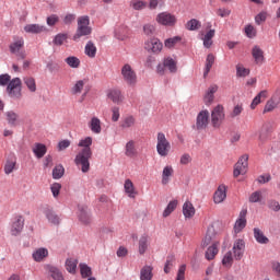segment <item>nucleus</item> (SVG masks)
Masks as SVG:
<instances>
[{
	"mask_svg": "<svg viewBox=\"0 0 280 280\" xmlns=\"http://www.w3.org/2000/svg\"><path fill=\"white\" fill-rule=\"evenodd\" d=\"M91 145H93V138L86 137L81 139L78 143L79 148L82 150L79 151L74 159L75 165L81 166V172L86 174L91 170V158L93 156V150H91Z\"/></svg>",
	"mask_w": 280,
	"mask_h": 280,
	"instance_id": "obj_1",
	"label": "nucleus"
},
{
	"mask_svg": "<svg viewBox=\"0 0 280 280\" xmlns=\"http://www.w3.org/2000/svg\"><path fill=\"white\" fill-rule=\"evenodd\" d=\"M226 119V113L224 112V105H217L211 110V126L217 130L222 128V124Z\"/></svg>",
	"mask_w": 280,
	"mask_h": 280,
	"instance_id": "obj_2",
	"label": "nucleus"
},
{
	"mask_svg": "<svg viewBox=\"0 0 280 280\" xmlns=\"http://www.w3.org/2000/svg\"><path fill=\"white\" fill-rule=\"evenodd\" d=\"M22 86L23 83L20 78L12 79L7 86L9 97L12 100H21V97H23Z\"/></svg>",
	"mask_w": 280,
	"mask_h": 280,
	"instance_id": "obj_3",
	"label": "nucleus"
},
{
	"mask_svg": "<svg viewBox=\"0 0 280 280\" xmlns=\"http://www.w3.org/2000/svg\"><path fill=\"white\" fill-rule=\"evenodd\" d=\"M89 16L84 15L78 19L77 33L73 36V40H80L82 36H89L91 34V28L89 27Z\"/></svg>",
	"mask_w": 280,
	"mask_h": 280,
	"instance_id": "obj_4",
	"label": "nucleus"
},
{
	"mask_svg": "<svg viewBox=\"0 0 280 280\" xmlns=\"http://www.w3.org/2000/svg\"><path fill=\"white\" fill-rule=\"evenodd\" d=\"M170 150H172V144L170 143V140H167L165 133L159 132L156 143L158 154L160 156H167V154H170Z\"/></svg>",
	"mask_w": 280,
	"mask_h": 280,
	"instance_id": "obj_5",
	"label": "nucleus"
},
{
	"mask_svg": "<svg viewBox=\"0 0 280 280\" xmlns=\"http://www.w3.org/2000/svg\"><path fill=\"white\" fill-rule=\"evenodd\" d=\"M124 82L128 84V86H135L137 84V72L132 69V66L126 63L122 66L121 71Z\"/></svg>",
	"mask_w": 280,
	"mask_h": 280,
	"instance_id": "obj_6",
	"label": "nucleus"
},
{
	"mask_svg": "<svg viewBox=\"0 0 280 280\" xmlns=\"http://www.w3.org/2000/svg\"><path fill=\"white\" fill-rule=\"evenodd\" d=\"M25 40L23 37L15 38L14 42L10 45V51L16 56L18 60H25L26 58L25 50H23Z\"/></svg>",
	"mask_w": 280,
	"mask_h": 280,
	"instance_id": "obj_7",
	"label": "nucleus"
},
{
	"mask_svg": "<svg viewBox=\"0 0 280 280\" xmlns=\"http://www.w3.org/2000/svg\"><path fill=\"white\" fill-rule=\"evenodd\" d=\"M248 170V155H243L234 165L233 176L237 178L241 174H246Z\"/></svg>",
	"mask_w": 280,
	"mask_h": 280,
	"instance_id": "obj_8",
	"label": "nucleus"
},
{
	"mask_svg": "<svg viewBox=\"0 0 280 280\" xmlns=\"http://www.w3.org/2000/svg\"><path fill=\"white\" fill-rule=\"evenodd\" d=\"M246 243L244 242V240L237 238L236 241H234L232 253L236 261H241L242 257H244Z\"/></svg>",
	"mask_w": 280,
	"mask_h": 280,
	"instance_id": "obj_9",
	"label": "nucleus"
},
{
	"mask_svg": "<svg viewBox=\"0 0 280 280\" xmlns=\"http://www.w3.org/2000/svg\"><path fill=\"white\" fill-rule=\"evenodd\" d=\"M156 21L160 23V25H168L172 27V25L176 24V15L168 12H162L158 14Z\"/></svg>",
	"mask_w": 280,
	"mask_h": 280,
	"instance_id": "obj_10",
	"label": "nucleus"
},
{
	"mask_svg": "<svg viewBox=\"0 0 280 280\" xmlns=\"http://www.w3.org/2000/svg\"><path fill=\"white\" fill-rule=\"evenodd\" d=\"M228 187L224 184L218 186L217 190L213 194V202L214 205H222L224 200H226V191Z\"/></svg>",
	"mask_w": 280,
	"mask_h": 280,
	"instance_id": "obj_11",
	"label": "nucleus"
},
{
	"mask_svg": "<svg viewBox=\"0 0 280 280\" xmlns=\"http://www.w3.org/2000/svg\"><path fill=\"white\" fill-rule=\"evenodd\" d=\"M279 104H280V93L276 92L270 100L267 101L265 108H264V113H272V110H275V108H279Z\"/></svg>",
	"mask_w": 280,
	"mask_h": 280,
	"instance_id": "obj_12",
	"label": "nucleus"
},
{
	"mask_svg": "<svg viewBox=\"0 0 280 280\" xmlns=\"http://www.w3.org/2000/svg\"><path fill=\"white\" fill-rule=\"evenodd\" d=\"M207 126H209V110L205 109L197 115L196 128L197 130H205Z\"/></svg>",
	"mask_w": 280,
	"mask_h": 280,
	"instance_id": "obj_13",
	"label": "nucleus"
},
{
	"mask_svg": "<svg viewBox=\"0 0 280 280\" xmlns=\"http://www.w3.org/2000/svg\"><path fill=\"white\" fill-rule=\"evenodd\" d=\"M78 219L81 224H84L85 226L91 224V212L86 206H79Z\"/></svg>",
	"mask_w": 280,
	"mask_h": 280,
	"instance_id": "obj_14",
	"label": "nucleus"
},
{
	"mask_svg": "<svg viewBox=\"0 0 280 280\" xmlns=\"http://www.w3.org/2000/svg\"><path fill=\"white\" fill-rule=\"evenodd\" d=\"M248 213V210L243 209L240 212V217L236 220L235 224H234V232L235 233H242V231H244V229H246V215Z\"/></svg>",
	"mask_w": 280,
	"mask_h": 280,
	"instance_id": "obj_15",
	"label": "nucleus"
},
{
	"mask_svg": "<svg viewBox=\"0 0 280 280\" xmlns=\"http://www.w3.org/2000/svg\"><path fill=\"white\" fill-rule=\"evenodd\" d=\"M147 51H152L153 54H160L163 49V43L159 38H151L145 43Z\"/></svg>",
	"mask_w": 280,
	"mask_h": 280,
	"instance_id": "obj_16",
	"label": "nucleus"
},
{
	"mask_svg": "<svg viewBox=\"0 0 280 280\" xmlns=\"http://www.w3.org/2000/svg\"><path fill=\"white\" fill-rule=\"evenodd\" d=\"M136 124H137V118H135V116H132V115H127L121 118L119 127L122 130H128L130 128H135Z\"/></svg>",
	"mask_w": 280,
	"mask_h": 280,
	"instance_id": "obj_17",
	"label": "nucleus"
},
{
	"mask_svg": "<svg viewBox=\"0 0 280 280\" xmlns=\"http://www.w3.org/2000/svg\"><path fill=\"white\" fill-rule=\"evenodd\" d=\"M23 226H25V220L21 215L16 217L11 225V235H19L23 231Z\"/></svg>",
	"mask_w": 280,
	"mask_h": 280,
	"instance_id": "obj_18",
	"label": "nucleus"
},
{
	"mask_svg": "<svg viewBox=\"0 0 280 280\" xmlns=\"http://www.w3.org/2000/svg\"><path fill=\"white\" fill-rule=\"evenodd\" d=\"M108 100L113 101L114 104H121L124 102V95L121 94V90L112 89L107 93Z\"/></svg>",
	"mask_w": 280,
	"mask_h": 280,
	"instance_id": "obj_19",
	"label": "nucleus"
},
{
	"mask_svg": "<svg viewBox=\"0 0 280 280\" xmlns=\"http://www.w3.org/2000/svg\"><path fill=\"white\" fill-rule=\"evenodd\" d=\"M268 98V90L260 91L253 100L250 104L252 110H255L259 104Z\"/></svg>",
	"mask_w": 280,
	"mask_h": 280,
	"instance_id": "obj_20",
	"label": "nucleus"
},
{
	"mask_svg": "<svg viewBox=\"0 0 280 280\" xmlns=\"http://www.w3.org/2000/svg\"><path fill=\"white\" fill-rule=\"evenodd\" d=\"M24 32L27 34H43V32H47V27L40 24H27L24 26Z\"/></svg>",
	"mask_w": 280,
	"mask_h": 280,
	"instance_id": "obj_21",
	"label": "nucleus"
},
{
	"mask_svg": "<svg viewBox=\"0 0 280 280\" xmlns=\"http://www.w3.org/2000/svg\"><path fill=\"white\" fill-rule=\"evenodd\" d=\"M89 128L94 135H100L102 132V120L97 117H92L89 122Z\"/></svg>",
	"mask_w": 280,
	"mask_h": 280,
	"instance_id": "obj_22",
	"label": "nucleus"
},
{
	"mask_svg": "<svg viewBox=\"0 0 280 280\" xmlns=\"http://www.w3.org/2000/svg\"><path fill=\"white\" fill-rule=\"evenodd\" d=\"M183 214L184 218H194V215H196V208H194L191 201H185L183 205Z\"/></svg>",
	"mask_w": 280,
	"mask_h": 280,
	"instance_id": "obj_23",
	"label": "nucleus"
},
{
	"mask_svg": "<svg viewBox=\"0 0 280 280\" xmlns=\"http://www.w3.org/2000/svg\"><path fill=\"white\" fill-rule=\"evenodd\" d=\"M214 36H215V30H210L201 38V40H203V47H206V49H211V46L213 45Z\"/></svg>",
	"mask_w": 280,
	"mask_h": 280,
	"instance_id": "obj_24",
	"label": "nucleus"
},
{
	"mask_svg": "<svg viewBox=\"0 0 280 280\" xmlns=\"http://www.w3.org/2000/svg\"><path fill=\"white\" fill-rule=\"evenodd\" d=\"M215 93H218V85H211L203 97L205 104H207V106L213 103V95H215Z\"/></svg>",
	"mask_w": 280,
	"mask_h": 280,
	"instance_id": "obj_25",
	"label": "nucleus"
},
{
	"mask_svg": "<svg viewBox=\"0 0 280 280\" xmlns=\"http://www.w3.org/2000/svg\"><path fill=\"white\" fill-rule=\"evenodd\" d=\"M252 56L255 59L256 65H264V50L258 46H255L252 50Z\"/></svg>",
	"mask_w": 280,
	"mask_h": 280,
	"instance_id": "obj_26",
	"label": "nucleus"
},
{
	"mask_svg": "<svg viewBox=\"0 0 280 280\" xmlns=\"http://www.w3.org/2000/svg\"><path fill=\"white\" fill-rule=\"evenodd\" d=\"M33 153L37 159H43L47 154V147L43 143H35L33 147Z\"/></svg>",
	"mask_w": 280,
	"mask_h": 280,
	"instance_id": "obj_27",
	"label": "nucleus"
},
{
	"mask_svg": "<svg viewBox=\"0 0 280 280\" xmlns=\"http://www.w3.org/2000/svg\"><path fill=\"white\" fill-rule=\"evenodd\" d=\"M172 176H174V167L170 165L165 166L162 172V185H167Z\"/></svg>",
	"mask_w": 280,
	"mask_h": 280,
	"instance_id": "obj_28",
	"label": "nucleus"
},
{
	"mask_svg": "<svg viewBox=\"0 0 280 280\" xmlns=\"http://www.w3.org/2000/svg\"><path fill=\"white\" fill-rule=\"evenodd\" d=\"M218 246H220V243L214 242L210 247H208L206 252V259H208V261H211V259H214L215 255H218L219 253Z\"/></svg>",
	"mask_w": 280,
	"mask_h": 280,
	"instance_id": "obj_29",
	"label": "nucleus"
},
{
	"mask_svg": "<svg viewBox=\"0 0 280 280\" xmlns=\"http://www.w3.org/2000/svg\"><path fill=\"white\" fill-rule=\"evenodd\" d=\"M48 275L54 280H65V276H62V271L58 269V267L48 266L47 267Z\"/></svg>",
	"mask_w": 280,
	"mask_h": 280,
	"instance_id": "obj_30",
	"label": "nucleus"
},
{
	"mask_svg": "<svg viewBox=\"0 0 280 280\" xmlns=\"http://www.w3.org/2000/svg\"><path fill=\"white\" fill-rule=\"evenodd\" d=\"M84 54L88 56V58H95V56H97V46H95L91 40L88 42L85 45Z\"/></svg>",
	"mask_w": 280,
	"mask_h": 280,
	"instance_id": "obj_31",
	"label": "nucleus"
},
{
	"mask_svg": "<svg viewBox=\"0 0 280 280\" xmlns=\"http://www.w3.org/2000/svg\"><path fill=\"white\" fill-rule=\"evenodd\" d=\"M154 268L152 266L145 265L141 270H140V280H152L153 273L152 271Z\"/></svg>",
	"mask_w": 280,
	"mask_h": 280,
	"instance_id": "obj_32",
	"label": "nucleus"
},
{
	"mask_svg": "<svg viewBox=\"0 0 280 280\" xmlns=\"http://www.w3.org/2000/svg\"><path fill=\"white\" fill-rule=\"evenodd\" d=\"M254 237L258 244H268V242H270L259 228L254 229Z\"/></svg>",
	"mask_w": 280,
	"mask_h": 280,
	"instance_id": "obj_33",
	"label": "nucleus"
},
{
	"mask_svg": "<svg viewBox=\"0 0 280 280\" xmlns=\"http://www.w3.org/2000/svg\"><path fill=\"white\" fill-rule=\"evenodd\" d=\"M47 255H49V252L47 250V248H38L33 253V259L35 261H43L45 259V257H47Z\"/></svg>",
	"mask_w": 280,
	"mask_h": 280,
	"instance_id": "obj_34",
	"label": "nucleus"
},
{
	"mask_svg": "<svg viewBox=\"0 0 280 280\" xmlns=\"http://www.w3.org/2000/svg\"><path fill=\"white\" fill-rule=\"evenodd\" d=\"M129 7L132 10L141 11V10H145L148 8V2L142 1V0H131L129 3Z\"/></svg>",
	"mask_w": 280,
	"mask_h": 280,
	"instance_id": "obj_35",
	"label": "nucleus"
},
{
	"mask_svg": "<svg viewBox=\"0 0 280 280\" xmlns=\"http://www.w3.org/2000/svg\"><path fill=\"white\" fill-rule=\"evenodd\" d=\"M176 207H178V200L170 201L167 207L163 211V218H170V215H172L173 211L176 210Z\"/></svg>",
	"mask_w": 280,
	"mask_h": 280,
	"instance_id": "obj_36",
	"label": "nucleus"
},
{
	"mask_svg": "<svg viewBox=\"0 0 280 280\" xmlns=\"http://www.w3.org/2000/svg\"><path fill=\"white\" fill-rule=\"evenodd\" d=\"M164 67L165 69H168L171 73H176V71H178V68L176 67V60H174L172 57L164 59Z\"/></svg>",
	"mask_w": 280,
	"mask_h": 280,
	"instance_id": "obj_37",
	"label": "nucleus"
},
{
	"mask_svg": "<svg viewBox=\"0 0 280 280\" xmlns=\"http://www.w3.org/2000/svg\"><path fill=\"white\" fill-rule=\"evenodd\" d=\"M65 62L71 69H80L81 61H80V58H78L75 56H70V57L66 58Z\"/></svg>",
	"mask_w": 280,
	"mask_h": 280,
	"instance_id": "obj_38",
	"label": "nucleus"
},
{
	"mask_svg": "<svg viewBox=\"0 0 280 280\" xmlns=\"http://www.w3.org/2000/svg\"><path fill=\"white\" fill-rule=\"evenodd\" d=\"M125 154L130 159L137 156V148L135 147V141L130 140L129 142H127Z\"/></svg>",
	"mask_w": 280,
	"mask_h": 280,
	"instance_id": "obj_39",
	"label": "nucleus"
},
{
	"mask_svg": "<svg viewBox=\"0 0 280 280\" xmlns=\"http://www.w3.org/2000/svg\"><path fill=\"white\" fill-rule=\"evenodd\" d=\"M23 82L31 93H36V80L34 78L25 77Z\"/></svg>",
	"mask_w": 280,
	"mask_h": 280,
	"instance_id": "obj_40",
	"label": "nucleus"
},
{
	"mask_svg": "<svg viewBox=\"0 0 280 280\" xmlns=\"http://www.w3.org/2000/svg\"><path fill=\"white\" fill-rule=\"evenodd\" d=\"M202 27V23L196 19H191L186 23V30L189 32H196V30H200Z\"/></svg>",
	"mask_w": 280,
	"mask_h": 280,
	"instance_id": "obj_41",
	"label": "nucleus"
},
{
	"mask_svg": "<svg viewBox=\"0 0 280 280\" xmlns=\"http://www.w3.org/2000/svg\"><path fill=\"white\" fill-rule=\"evenodd\" d=\"M78 268V259L74 258H68L66 260V269L75 275V269Z\"/></svg>",
	"mask_w": 280,
	"mask_h": 280,
	"instance_id": "obj_42",
	"label": "nucleus"
},
{
	"mask_svg": "<svg viewBox=\"0 0 280 280\" xmlns=\"http://www.w3.org/2000/svg\"><path fill=\"white\" fill-rule=\"evenodd\" d=\"M213 62H215V56H213V54H209L206 59V70L203 72L205 78L209 75V71H211V67H213Z\"/></svg>",
	"mask_w": 280,
	"mask_h": 280,
	"instance_id": "obj_43",
	"label": "nucleus"
},
{
	"mask_svg": "<svg viewBox=\"0 0 280 280\" xmlns=\"http://www.w3.org/2000/svg\"><path fill=\"white\" fill-rule=\"evenodd\" d=\"M46 218L48 222H50V224H55V225L60 224V217H58V214H56V212L51 210L46 211Z\"/></svg>",
	"mask_w": 280,
	"mask_h": 280,
	"instance_id": "obj_44",
	"label": "nucleus"
},
{
	"mask_svg": "<svg viewBox=\"0 0 280 280\" xmlns=\"http://www.w3.org/2000/svg\"><path fill=\"white\" fill-rule=\"evenodd\" d=\"M148 235H142L139 240V253L140 255H144L145 250H148Z\"/></svg>",
	"mask_w": 280,
	"mask_h": 280,
	"instance_id": "obj_45",
	"label": "nucleus"
},
{
	"mask_svg": "<svg viewBox=\"0 0 280 280\" xmlns=\"http://www.w3.org/2000/svg\"><path fill=\"white\" fill-rule=\"evenodd\" d=\"M84 84H86V80H79L75 82V84L72 86L71 91L73 95H78L82 93L84 89Z\"/></svg>",
	"mask_w": 280,
	"mask_h": 280,
	"instance_id": "obj_46",
	"label": "nucleus"
},
{
	"mask_svg": "<svg viewBox=\"0 0 280 280\" xmlns=\"http://www.w3.org/2000/svg\"><path fill=\"white\" fill-rule=\"evenodd\" d=\"M5 117L10 126H16V121H19V114L11 110L5 113Z\"/></svg>",
	"mask_w": 280,
	"mask_h": 280,
	"instance_id": "obj_47",
	"label": "nucleus"
},
{
	"mask_svg": "<svg viewBox=\"0 0 280 280\" xmlns=\"http://www.w3.org/2000/svg\"><path fill=\"white\" fill-rule=\"evenodd\" d=\"M125 191L128 194L129 198H135V184H132V180H125Z\"/></svg>",
	"mask_w": 280,
	"mask_h": 280,
	"instance_id": "obj_48",
	"label": "nucleus"
},
{
	"mask_svg": "<svg viewBox=\"0 0 280 280\" xmlns=\"http://www.w3.org/2000/svg\"><path fill=\"white\" fill-rule=\"evenodd\" d=\"M61 176H65V166H55V168L52 170V178H55V180H58Z\"/></svg>",
	"mask_w": 280,
	"mask_h": 280,
	"instance_id": "obj_49",
	"label": "nucleus"
},
{
	"mask_svg": "<svg viewBox=\"0 0 280 280\" xmlns=\"http://www.w3.org/2000/svg\"><path fill=\"white\" fill-rule=\"evenodd\" d=\"M175 261H176V258L174 257V255H171L167 257L165 266H164V272L166 275H170V270H172V268H174Z\"/></svg>",
	"mask_w": 280,
	"mask_h": 280,
	"instance_id": "obj_50",
	"label": "nucleus"
},
{
	"mask_svg": "<svg viewBox=\"0 0 280 280\" xmlns=\"http://www.w3.org/2000/svg\"><path fill=\"white\" fill-rule=\"evenodd\" d=\"M79 268L83 279H86V277H91V275H93V272L91 271V267H89V265L86 264H80Z\"/></svg>",
	"mask_w": 280,
	"mask_h": 280,
	"instance_id": "obj_51",
	"label": "nucleus"
},
{
	"mask_svg": "<svg viewBox=\"0 0 280 280\" xmlns=\"http://www.w3.org/2000/svg\"><path fill=\"white\" fill-rule=\"evenodd\" d=\"M244 113V106L242 104H237L233 107L230 117L235 119V117H240Z\"/></svg>",
	"mask_w": 280,
	"mask_h": 280,
	"instance_id": "obj_52",
	"label": "nucleus"
},
{
	"mask_svg": "<svg viewBox=\"0 0 280 280\" xmlns=\"http://www.w3.org/2000/svg\"><path fill=\"white\" fill-rule=\"evenodd\" d=\"M180 40H182L180 36L171 37L165 39L164 46L167 47L168 49H172V47L177 45V43H180Z\"/></svg>",
	"mask_w": 280,
	"mask_h": 280,
	"instance_id": "obj_53",
	"label": "nucleus"
},
{
	"mask_svg": "<svg viewBox=\"0 0 280 280\" xmlns=\"http://www.w3.org/2000/svg\"><path fill=\"white\" fill-rule=\"evenodd\" d=\"M16 170V161H7L4 164V174L10 175Z\"/></svg>",
	"mask_w": 280,
	"mask_h": 280,
	"instance_id": "obj_54",
	"label": "nucleus"
},
{
	"mask_svg": "<svg viewBox=\"0 0 280 280\" xmlns=\"http://www.w3.org/2000/svg\"><path fill=\"white\" fill-rule=\"evenodd\" d=\"M233 257H234L233 252H228L222 259L223 266H226V267L233 266Z\"/></svg>",
	"mask_w": 280,
	"mask_h": 280,
	"instance_id": "obj_55",
	"label": "nucleus"
},
{
	"mask_svg": "<svg viewBox=\"0 0 280 280\" xmlns=\"http://www.w3.org/2000/svg\"><path fill=\"white\" fill-rule=\"evenodd\" d=\"M267 206H268V209H270V211H275L276 213L280 211V203L275 199H270L267 202Z\"/></svg>",
	"mask_w": 280,
	"mask_h": 280,
	"instance_id": "obj_56",
	"label": "nucleus"
},
{
	"mask_svg": "<svg viewBox=\"0 0 280 280\" xmlns=\"http://www.w3.org/2000/svg\"><path fill=\"white\" fill-rule=\"evenodd\" d=\"M249 73L250 70L244 68L241 65L236 66V75H238V78H246V75H248Z\"/></svg>",
	"mask_w": 280,
	"mask_h": 280,
	"instance_id": "obj_57",
	"label": "nucleus"
},
{
	"mask_svg": "<svg viewBox=\"0 0 280 280\" xmlns=\"http://www.w3.org/2000/svg\"><path fill=\"white\" fill-rule=\"evenodd\" d=\"M60 189H62V185H60L59 183H54L50 186V190H51L54 198H58V196H60Z\"/></svg>",
	"mask_w": 280,
	"mask_h": 280,
	"instance_id": "obj_58",
	"label": "nucleus"
},
{
	"mask_svg": "<svg viewBox=\"0 0 280 280\" xmlns=\"http://www.w3.org/2000/svg\"><path fill=\"white\" fill-rule=\"evenodd\" d=\"M245 34L247 38H255V36H257V31L255 30V26L247 25L245 26Z\"/></svg>",
	"mask_w": 280,
	"mask_h": 280,
	"instance_id": "obj_59",
	"label": "nucleus"
},
{
	"mask_svg": "<svg viewBox=\"0 0 280 280\" xmlns=\"http://www.w3.org/2000/svg\"><path fill=\"white\" fill-rule=\"evenodd\" d=\"M266 19H268V13L262 11L255 16V22L257 25H261L264 22H266Z\"/></svg>",
	"mask_w": 280,
	"mask_h": 280,
	"instance_id": "obj_60",
	"label": "nucleus"
},
{
	"mask_svg": "<svg viewBox=\"0 0 280 280\" xmlns=\"http://www.w3.org/2000/svg\"><path fill=\"white\" fill-rule=\"evenodd\" d=\"M261 191L257 190L254 191L250 196H249V202H261Z\"/></svg>",
	"mask_w": 280,
	"mask_h": 280,
	"instance_id": "obj_61",
	"label": "nucleus"
},
{
	"mask_svg": "<svg viewBox=\"0 0 280 280\" xmlns=\"http://www.w3.org/2000/svg\"><path fill=\"white\" fill-rule=\"evenodd\" d=\"M10 82H12V77H10V74L0 75V86H8Z\"/></svg>",
	"mask_w": 280,
	"mask_h": 280,
	"instance_id": "obj_62",
	"label": "nucleus"
},
{
	"mask_svg": "<svg viewBox=\"0 0 280 280\" xmlns=\"http://www.w3.org/2000/svg\"><path fill=\"white\" fill-rule=\"evenodd\" d=\"M65 40H67V34H58L55 36L54 44L60 46L65 44Z\"/></svg>",
	"mask_w": 280,
	"mask_h": 280,
	"instance_id": "obj_63",
	"label": "nucleus"
},
{
	"mask_svg": "<svg viewBox=\"0 0 280 280\" xmlns=\"http://www.w3.org/2000/svg\"><path fill=\"white\" fill-rule=\"evenodd\" d=\"M185 270H187V266L182 265L178 269L176 280H185Z\"/></svg>",
	"mask_w": 280,
	"mask_h": 280,
	"instance_id": "obj_64",
	"label": "nucleus"
}]
</instances>
